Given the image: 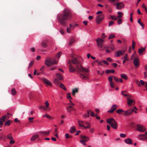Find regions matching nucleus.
<instances>
[{
	"label": "nucleus",
	"instance_id": "obj_1",
	"mask_svg": "<svg viewBox=\"0 0 147 147\" xmlns=\"http://www.w3.org/2000/svg\"><path fill=\"white\" fill-rule=\"evenodd\" d=\"M72 63L76 65V68L79 72H87L89 71L88 67L84 68L82 67L80 65V61L78 57H77L74 58L73 57L72 59L69 60L68 64L69 69L71 72H73L75 71V69L74 68L71 64Z\"/></svg>",
	"mask_w": 147,
	"mask_h": 147
},
{
	"label": "nucleus",
	"instance_id": "obj_2",
	"mask_svg": "<svg viewBox=\"0 0 147 147\" xmlns=\"http://www.w3.org/2000/svg\"><path fill=\"white\" fill-rule=\"evenodd\" d=\"M72 15L71 11L68 9H65L62 14L58 15L57 18L59 22L62 26H65L66 24L65 20H70L72 18Z\"/></svg>",
	"mask_w": 147,
	"mask_h": 147
},
{
	"label": "nucleus",
	"instance_id": "obj_3",
	"mask_svg": "<svg viewBox=\"0 0 147 147\" xmlns=\"http://www.w3.org/2000/svg\"><path fill=\"white\" fill-rule=\"evenodd\" d=\"M107 122L113 128L115 129H117L118 127V124L117 122L114 118L111 117L107 119Z\"/></svg>",
	"mask_w": 147,
	"mask_h": 147
},
{
	"label": "nucleus",
	"instance_id": "obj_4",
	"mask_svg": "<svg viewBox=\"0 0 147 147\" xmlns=\"http://www.w3.org/2000/svg\"><path fill=\"white\" fill-rule=\"evenodd\" d=\"M57 63V61L54 60H52V58L49 57L47 58L45 62V64L48 66H51L52 65Z\"/></svg>",
	"mask_w": 147,
	"mask_h": 147
},
{
	"label": "nucleus",
	"instance_id": "obj_5",
	"mask_svg": "<svg viewBox=\"0 0 147 147\" xmlns=\"http://www.w3.org/2000/svg\"><path fill=\"white\" fill-rule=\"evenodd\" d=\"M136 128L137 131L141 132H144L146 130L145 127L141 125H137Z\"/></svg>",
	"mask_w": 147,
	"mask_h": 147
},
{
	"label": "nucleus",
	"instance_id": "obj_6",
	"mask_svg": "<svg viewBox=\"0 0 147 147\" xmlns=\"http://www.w3.org/2000/svg\"><path fill=\"white\" fill-rule=\"evenodd\" d=\"M104 18V16L102 14H101L97 16L96 19V21L97 23H100L102 20Z\"/></svg>",
	"mask_w": 147,
	"mask_h": 147
},
{
	"label": "nucleus",
	"instance_id": "obj_7",
	"mask_svg": "<svg viewBox=\"0 0 147 147\" xmlns=\"http://www.w3.org/2000/svg\"><path fill=\"white\" fill-rule=\"evenodd\" d=\"M96 41L97 43V46L99 48H102L104 40L102 39L98 38L96 40Z\"/></svg>",
	"mask_w": 147,
	"mask_h": 147
},
{
	"label": "nucleus",
	"instance_id": "obj_8",
	"mask_svg": "<svg viewBox=\"0 0 147 147\" xmlns=\"http://www.w3.org/2000/svg\"><path fill=\"white\" fill-rule=\"evenodd\" d=\"M125 52V51L124 50H118L117 51L116 54L115 55V56L116 57H119L123 55Z\"/></svg>",
	"mask_w": 147,
	"mask_h": 147
},
{
	"label": "nucleus",
	"instance_id": "obj_9",
	"mask_svg": "<svg viewBox=\"0 0 147 147\" xmlns=\"http://www.w3.org/2000/svg\"><path fill=\"white\" fill-rule=\"evenodd\" d=\"M134 111V109H128L126 111H124V113L123 114L124 116H128L131 115Z\"/></svg>",
	"mask_w": 147,
	"mask_h": 147
},
{
	"label": "nucleus",
	"instance_id": "obj_10",
	"mask_svg": "<svg viewBox=\"0 0 147 147\" xmlns=\"http://www.w3.org/2000/svg\"><path fill=\"white\" fill-rule=\"evenodd\" d=\"M133 63L135 67H138L139 65V59L138 58H134L133 60Z\"/></svg>",
	"mask_w": 147,
	"mask_h": 147
},
{
	"label": "nucleus",
	"instance_id": "obj_11",
	"mask_svg": "<svg viewBox=\"0 0 147 147\" xmlns=\"http://www.w3.org/2000/svg\"><path fill=\"white\" fill-rule=\"evenodd\" d=\"M117 108V106L116 105H114L112 106L111 109L108 112L109 113H112Z\"/></svg>",
	"mask_w": 147,
	"mask_h": 147
},
{
	"label": "nucleus",
	"instance_id": "obj_12",
	"mask_svg": "<svg viewBox=\"0 0 147 147\" xmlns=\"http://www.w3.org/2000/svg\"><path fill=\"white\" fill-rule=\"evenodd\" d=\"M138 138L141 140H147V136H145L144 134H140L138 136Z\"/></svg>",
	"mask_w": 147,
	"mask_h": 147
},
{
	"label": "nucleus",
	"instance_id": "obj_13",
	"mask_svg": "<svg viewBox=\"0 0 147 147\" xmlns=\"http://www.w3.org/2000/svg\"><path fill=\"white\" fill-rule=\"evenodd\" d=\"M128 105H133L135 104V101L134 100L131 99V98H127Z\"/></svg>",
	"mask_w": 147,
	"mask_h": 147
},
{
	"label": "nucleus",
	"instance_id": "obj_14",
	"mask_svg": "<svg viewBox=\"0 0 147 147\" xmlns=\"http://www.w3.org/2000/svg\"><path fill=\"white\" fill-rule=\"evenodd\" d=\"M146 49V47H141L138 50V52L140 55H142V53L143 52L145 51Z\"/></svg>",
	"mask_w": 147,
	"mask_h": 147
},
{
	"label": "nucleus",
	"instance_id": "obj_15",
	"mask_svg": "<svg viewBox=\"0 0 147 147\" xmlns=\"http://www.w3.org/2000/svg\"><path fill=\"white\" fill-rule=\"evenodd\" d=\"M47 41L45 40L42 41L41 43V45L42 47L46 48L47 47L48 45L47 44Z\"/></svg>",
	"mask_w": 147,
	"mask_h": 147
},
{
	"label": "nucleus",
	"instance_id": "obj_16",
	"mask_svg": "<svg viewBox=\"0 0 147 147\" xmlns=\"http://www.w3.org/2000/svg\"><path fill=\"white\" fill-rule=\"evenodd\" d=\"M124 7V5L122 2H119V4L116 7V8L118 9H121Z\"/></svg>",
	"mask_w": 147,
	"mask_h": 147
},
{
	"label": "nucleus",
	"instance_id": "obj_17",
	"mask_svg": "<svg viewBox=\"0 0 147 147\" xmlns=\"http://www.w3.org/2000/svg\"><path fill=\"white\" fill-rule=\"evenodd\" d=\"M43 82L45 84L49 86L52 85V84L47 79L44 78L43 79Z\"/></svg>",
	"mask_w": 147,
	"mask_h": 147
},
{
	"label": "nucleus",
	"instance_id": "obj_18",
	"mask_svg": "<svg viewBox=\"0 0 147 147\" xmlns=\"http://www.w3.org/2000/svg\"><path fill=\"white\" fill-rule=\"evenodd\" d=\"M125 142L128 144H132V142L130 138H127L125 140Z\"/></svg>",
	"mask_w": 147,
	"mask_h": 147
},
{
	"label": "nucleus",
	"instance_id": "obj_19",
	"mask_svg": "<svg viewBox=\"0 0 147 147\" xmlns=\"http://www.w3.org/2000/svg\"><path fill=\"white\" fill-rule=\"evenodd\" d=\"M38 138V134H35L33 136L30 138L31 141H34L36 139Z\"/></svg>",
	"mask_w": 147,
	"mask_h": 147
},
{
	"label": "nucleus",
	"instance_id": "obj_20",
	"mask_svg": "<svg viewBox=\"0 0 147 147\" xmlns=\"http://www.w3.org/2000/svg\"><path fill=\"white\" fill-rule=\"evenodd\" d=\"M80 138L81 139L84 140L85 141H88L89 139V138L88 137L84 136H81Z\"/></svg>",
	"mask_w": 147,
	"mask_h": 147
},
{
	"label": "nucleus",
	"instance_id": "obj_21",
	"mask_svg": "<svg viewBox=\"0 0 147 147\" xmlns=\"http://www.w3.org/2000/svg\"><path fill=\"white\" fill-rule=\"evenodd\" d=\"M49 131H41L39 132L38 133L40 134H42L43 135H48L49 134Z\"/></svg>",
	"mask_w": 147,
	"mask_h": 147
},
{
	"label": "nucleus",
	"instance_id": "obj_22",
	"mask_svg": "<svg viewBox=\"0 0 147 147\" xmlns=\"http://www.w3.org/2000/svg\"><path fill=\"white\" fill-rule=\"evenodd\" d=\"M70 132L71 133L73 134L76 131V128L74 126H72L71 127L70 129Z\"/></svg>",
	"mask_w": 147,
	"mask_h": 147
},
{
	"label": "nucleus",
	"instance_id": "obj_23",
	"mask_svg": "<svg viewBox=\"0 0 147 147\" xmlns=\"http://www.w3.org/2000/svg\"><path fill=\"white\" fill-rule=\"evenodd\" d=\"M78 92V89L77 88H74L72 90V94L73 96H75L76 93Z\"/></svg>",
	"mask_w": 147,
	"mask_h": 147
},
{
	"label": "nucleus",
	"instance_id": "obj_24",
	"mask_svg": "<svg viewBox=\"0 0 147 147\" xmlns=\"http://www.w3.org/2000/svg\"><path fill=\"white\" fill-rule=\"evenodd\" d=\"M121 77L123 79L125 80H127L128 79L127 76L125 74H122L120 75Z\"/></svg>",
	"mask_w": 147,
	"mask_h": 147
},
{
	"label": "nucleus",
	"instance_id": "obj_25",
	"mask_svg": "<svg viewBox=\"0 0 147 147\" xmlns=\"http://www.w3.org/2000/svg\"><path fill=\"white\" fill-rule=\"evenodd\" d=\"M56 76L59 80H62L63 79L62 76L59 73H57L56 74Z\"/></svg>",
	"mask_w": 147,
	"mask_h": 147
},
{
	"label": "nucleus",
	"instance_id": "obj_26",
	"mask_svg": "<svg viewBox=\"0 0 147 147\" xmlns=\"http://www.w3.org/2000/svg\"><path fill=\"white\" fill-rule=\"evenodd\" d=\"M78 24H70L69 25V28H71V29H73L74 28H75L76 26H78Z\"/></svg>",
	"mask_w": 147,
	"mask_h": 147
},
{
	"label": "nucleus",
	"instance_id": "obj_27",
	"mask_svg": "<svg viewBox=\"0 0 147 147\" xmlns=\"http://www.w3.org/2000/svg\"><path fill=\"white\" fill-rule=\"evenodd\" d=\"M7 139L10 140L13 139V138L12 136V134L11 133L9 134L7 136Z\"/></svg>",
	"mask_w": 147,
	"mask_h": 147
},
{
	"label": "nucleus",
	"instance_id": "obj_28",
	"mask_svg": "<svg viewBox=\"0 0 147 147\" xmlns=\"http://www.w3.org/2000/svg\"><path fill=\"white\" fill-rule=\"evenodd\" d=\"M115 71L114 70H107L106 71V73L107 74H108L110 73H114Z\"/></svg>",
	"mask_w": 147,
	"mask_h": 147
},
{
	"label": "nucleus",
	"instance_id": "obj_29",
	"mask_svg": "<svg viewBox=\"0 0 147 147\" xmlns=\"http://www.w3.org/2000/svg\"><path fill=\"white\" fill-rule=\"evenodd\" d=\"M116 112L118 114H121L122 112H124V111H123L122 109H120L117 110L116 111Z\"/></svg>",
	"mask_w": 147,
	"mask_h": 147
},
{
	"label": "nucleus",
	"instance_id": "obj_30",
	"mask_svg": "<svg viewBox=\"0 0 147 147\" xmlns=\"http://www.w3.org/2000/svg\"><path fill=\"white\" fill-rule=\"evenodd\" d=\"M121 59H123V64H124L125 62L126 61H128L129 60V59L128 58H125L123 57H122Z\"/></svg>",
	"mask_w": 147,
	"mask_h": 147
},
{
	"label": "nucleus",
	"instance_id": "obj_31",
	"mask_svg": "<svg viewBox=\"0 0 147 147\" xmlns=\"http://www.w3.org/2000/svg\"><path fill=\"white\" fill-rule=\"evenodd\" d=\"M142 7L145 10L147 15V7L146 6L145 4L144 3H143L142 5Z\"/></svg>",
	"mask_w": 147,
	"mask_h": 147
},
{
	"label": "nucleus",
	"instance_id": "obj_32",
	"mask_svg": "<svg viewBox=\"0 0 147 147\" xmlns=\"http://www.w3.org/2000/svg\"><path fill=\"white\" fill-rule=\"evenodd\" d=\"M60 87L65 90H67L66 88H65V86L62 83L60 84Z\"/></svg>",
	"mask_w": 147,
	"mask_h": 147
},
{
	"label": "nucleus",
	"instance_id": "obj_33",
	"mask_svg": "<svg viewBox=\"0 0 147 147\" xmlns=\"http://www.w3.org/2000/svg\"><path fill=\"white\" fill-rule=\"evenodd\" d=\"M6 117V115H4L2 116L0 118V119L1 121H2L3 122L5 121V119Z\"/></svg>",
	"mask_w": 147,
	"mask_h": 147
},
{
	"label": "nucleus",
	"instance_id": "obj_34",
	"mask_svg": "<svg viewBox=\"0 0 147 147\" xmlns=\"http://www.w3.org/2000/svg\"><path fill=\"white\" fill-rule=\"evenodd\" d=\"M43 117H46L49 119H52V117H51L47 114H45V115L43 116Z\"/></svg>",
	"mask_w": 147,
	"mask_h": 147
},
{
	"label": "nucleus",
	"instance_id": "obj_35",
	"mask_svg": "<svg viewBox=\"0 0 147 147\" xmlns=\"http://www.w3.org/2000/svg\"><path fill=\"white\" fill-rule=\"evenodd\" d=\"M95 62L98 63V65H102V61H98V60H95Z\"/></svg>",
	"mask_w": 147,
	"mask_h": 147
},
{
	"label": "nucleus",
	"instance_id": "obj_36",
	"mask_svg": "<svg viewBox=\"0 0 147 147\" xmlns=\"http://www.w3.org/2000/svg\"><path fill=\"white\" fill-rule=\"evenodd\" d=\"M109 48L110 49H111L112 51L113 50L115 49L114 46L113 44H112L110 45H109Z\"/></svg>",
	"mask_w": 147,
	"mask_h": 147
},
{
	"label": "nucleus",
	"instance_id": "obj_37",
	"mask_svg": "<svg viewBox=\"0 0 147 147\" xmlns=\"http://www.w3.org/2000/svg\"><path fill=\"white\" fill-rule=\"evenodd\" d=\"M78 124L80 126H84L83 123L84 122L82 121H78Z\"/></svg>",
	"mask_w": 147,
	"mask_h": 147
},
{
	"label": "nucleus",
	"instance_id": "obj_38",
	"mask_svg": "<svg viewBox=\"0 0 147 147\" xmlns=\"http://www.w3.org/2000/svg\"><path fill=\"white\" fill-rule=\"evenodd\" d=\"M62 54L61 52H59L56 55V57L57 58H59L61 56Z\"/></svg>",
	"mask_w": 147,
	"mask_h": 147
},
{
	"label": "nucleus",
	"instance_id": "obj_39",
	"mask_svg": "<svg viewBox=\"0 0 147 147\" xmlns=\"http://www.w3.org/2000/svg\"><path fill=\"white\" fill-rule=\"evenodd\" d=\"M110 17L112 20H116L117 19V18L115 17L114 16H110Z\"/></svg>",
	"mask_w": 147,
	"mask_h": 147
},
{
	"label": "nucleus",
	"instance_id": "obj_40",
	"mask_svg": "<svg viewBox=\"0 0 147 147\" xmlns=\"http://www.w3.org/2000/svg\"><path fill=\"white\" fill-rule=\"evenodd\" d=\"M11 92L12 95H15L16 93V91L15 89L14 88L12 89Z\"/></svg>",
	"mask_w": 147,
	"mask_h": 147
},
{
	"label": "nucleus",
	"instance_id": "obj_41",
	"mask_svg": "<svg viewBox=\"0 0 147 147\" xmlns=\"http://www.w3.org/2000/svg\"><path fill=\"white\" fill-rule=\"evenodd\" d=\"M34 63V61H31L29 63V65H28V69H29L30 67H31L32 65H33Z\"/></svg>",
	"mask_w": 147,
	"mask_h": 147
},
{
	"label": "nucleus",
	"instance_id": "obj_42",
	"mask_svg": "<svg viewBox=\"0 0 147 147\" xmlns=\"http://www.w3.org/2000/svg\"><path fill=\"white\" fill-rule=\"evenodd\" d=\"M138 22L142 26V29H143L144 27V25L142 23L140 22V19H139L138 20Z\"/></svg>",
	"mask_w": 147,
	"mask_h": 147
},
{
	"label": "nucleus",
	"instance_id": "obj_43",
	"mask_svg": "<svg viewBox=\"0 0 147 147\" xmlns=\"http://www.w3.org/2000/svg\"><path fill=\"white\" fill-rule=\"evenodd\" d=\"M38 108L40 109H42L43 110H47V109L45 107L42 106H40L38 107Z\"/></svg>",
	"mask_w": 147,
	"mask_h": 147
},
{
	"label": "nucleus",
	"instance_id": "obj_44",
	"mask_svg": "<svg viewBox=\"0 0 147 147\" xmlns=\"http://www.w3.org/2000/svg\"><path fill=\"white\" fill-rule=\"evenodd\" d=\"M10 125V121L9 120H8L7 121H6L5 123V126L8 125L9 126Z\"/></svg>",
	"mask_w": 147,
	"mask_h": 147
},
{
	"label": "nucleus",
	"instance_id": "obj_45",
	"mask_svg": "<svg viewBox=\"0 0 147 147\" xmlns=\"http://www.w3.org/2000/svg\"><path fill=\"white\" fill-rule=\"evenodd\" d=\"M80 77L83 79H85L86 78V76L85 75L82 74H80Z\"/></svg>",
	"mask_w": 147,
	"mask_h": 147
},
{
	"label": "nucleus",
	"instance_id": "obj_46",
	"mask_svg": "<svg viewBox=\"0 0 147 147\" xmlns=\"http://www.w3.org/2000/svg\"><path fill=\"white\" fill-rule=\"evenodd\" d=\"M59 81L58 79L56 78L55 79L54 81V82L56 84H58L59 83Z\"/></svg>",
	"mask_w": 147,
	"mask_h": 147
},
{
	"label": "nucleus",
	"instance_id": "obj_47",
	"mask_svg": "<svg viewBox=\"0 0 147 147\" xmlns=\"http://www.w3.org/2000/svg\"><path fill=\"white\" fill-rule=\"evenodd\" d=\"M115 37V36L114 34H112L110 35L108 38V39H110L114 38Z\"/></svg>",
	"mask_w": 147,
	"mask_h": 147
},
{
	"label": "nucleus",
	"instance_id": "obj_48",
	"mask_svg": "<svg viewBox=\"0 0 147 147\" xmlns=\"http://www.w3.org/2000/svg\"><path fill=\"white\" fill-rule=\"evenodd\" d=\"M80 142L83 145L85 146L86 145L85 141L83 140H82L80 141Z\"/></svg>",
	"mask_w": 147,
	"mask_h": 147
},
{
	"label": "nucleus",
	"instance_id": "obj_49",
	"mask_svg": "<svg viewBox=\"0 0 147 147\" xmlns=\"http://www.w3.org/2000/svg\"><path fill=\"white\" fill-rule=\"evenodd\" d=\"M70 93H69L67 94V98L68 99H69V100H70L71 99H72L70 95Z\"/></svg>",
	"mask_w": 147,
	"mask_h": 147
},
{
	"label": "nucleus",
	"instance_id": "obj_50",
	"mask_svg": "<svg viewBox=\"0 0 147 147\" xmlns=\"http://www.w3.org/2000/svg\"><path fill=\"white\" fill-rule=\"evenodd\" d=\"M65 138H71V136H69V134L67 133H66L65 134Z\"/></svg>",
	"mask_w": 147,
	"mask_h": 147
},
{
	"label": "nucleus",
	"instance_id": "obj_51",
	"mask_svg": "<svg viewBox=\"0 0 147 147\" xmlns=\"http://www.w3.org/2000/svg\"><path fill=\"white\" fill-rule=\"evenodd\" d=\"M136 43L134 41H133L132 43V49L134 50V45H135Z\"/></svg>",
	"mask_w": 147,
	"mask_h": 147
},
{
	"label": "nucleus",
	"instance_id": "obj_52",
	"mask_svg": "<svg viewBox=\"0 0 147 147\" xmlns=\"http://www.w3.org/2000/svg\"><path fill=\"white\" fill-rule=\"evenodd\" d=\"M45 104L46 107V108H48L49 106V103L47 100L46 101Z\"/></svg>",
	"mask_w": 147,
	"mask_h": 147
},
{
	"label": "nucleus",
	"instance_id": "obj_53",
	"mask_svg": "<svg viewBox=\"0 0 147 147\" xmlns=\"http://www.w3.org/2000/svg\"><path fill=\"white\" fill-rule=\"evenodd\" d=\"M114 23V22L112 21H111L109 22V26H111L113 25Z\"/></svg>",
	"mask_w": 147,
	"mask_h": 147
},
{
	"label": "nucleus",
	"instance_id": "obj_54",
	"mask_svg": "<svg viewBox=\"0 0 147 147\" xmlns=\"http://www.w3.org/2000/svg\"><path fill=\"white\" fill-rule=\"evenodd\" d=\"M120 136L122 138H125L126 136V134H121L120 135Z\"/></svg>",
	"mask_w": 147,
	"mask_h": 147
},
{
	"label": "nucleus",
	"instance_id": "obj_55",
	"mask_svg": "<svg viewBox=\"0 0 147 147\" xmlns=\"http://www.w3.org/2000/svg\"><path fill=\"white\" fill-rule=\"evenodd\" d=\"M122 22V20L121 19H119L117 20V23L118 24H120Z\"/></svg>",
	"mask_w": 147,
	"mask_h": 147
},
{
	"label": "nucleus",
	"instance_id": "obj_56",
	"mask_svg": "<svg viewBox=\"0 0 147 147\" xmlns=\"http://www.w3.org/2000/svg\"><path fill=\"white\" fill-rule=\"evenodd\" d=\"M90 115L92 117H94L95 116L94 112L92 111H91V112L90 113Z\"/></svg>",
	"mask_w": 147,
	"mask_h": 147
},
{
	"label": "nucleus",
	"instance_id": "obj_57",
	"mask_svg": "<svg viewBox=\"0 0 147 147\" xmlns=\"http://www.w3.org/2000/svg\"><path fill=\"white\" fill-rule=\"evenodd\" d=\"M5 138V136L4 135H3L1 136L0 137V140L4 139Z\"/></svg>",
	"mask_w": 147,
	"mask_h": 147
},
{
	"label": "nucleus",
	"instance_id": "obj_58",
	"mask_svg": "<svg viewBox=\"0 0 147 147\" xmlns=\"http://www.w3.org/2000/svg\"><path fill=\"white\" fill-rule=\"evenodd\" d=\"M66 109L67 112L69 113H71V111L72 110V109L71 108H67Z\"/></svg>",
	"mask_w": 147,
	"mask_h": 147
},
{
	"label": "nucleus",
	"instance_id": "obj_59",
	"mask_svg": "<svg viewBox=\"0 0 147 147\" xmlns=\"http://www.w3.org/2000/svg\"><path fill=\"white\" fill-rule=\"evenodd\" d=\"M15 142L13 140V139L12 140H10L9 143L11 144H12L15 143Z\"/></svg>",
	"mask_w": 147,
	"mask_h": 147
},
{
	"label": "nucleus",
	"instance_id": "obj_60",
	"mask_svg": "<svg viewBox=\"0 0 147 147\" xmlns=\"http://www.w3.org/2000/svg\"><path fill=\"white\" fill-rule=\"evenodd\" d=\"M67 32L68 33H70L71 32L70 29L67 26Z\"/></svg>",
	"mask_w": 147,
	"mask_h": 147
},
{
	"label": "nucleus",
	"instance_id": "obj_61",
	"mask_svg": "<svg viewBox=\"0 0 147 147\" xmlns=\"http://www.w3.org/2000/svg\"><path fill=\"white\" fill-rule=\"evenodd\" d=\"M111 65L114 67H116L117 66V64L116 63H113L111 64Z\"/></svg>",
	"mask_w": 147,
	"mask_h": 147
},
{
	"label": "nucleus",
	"instance_id": "obj_62",
	"mask_svg": "<svg viewBox=\"0 0 147 147\" xmlns=\"http://www.w3.org/2000/svg\"><path fill=\"white\" fill-rule=\"evenodd\" d=\"M102 63H103L104 64L106 65H108L109 63L107 61H102Z\"/></svg>",
	"mask_w": 147,
	"mask_h": 147
},
{
	"label": "nucleus",
	"instance_id": "obj_63",
	"mask_svg": "<svg viewBox=\"0 0 147 147\" xmlns=\"http://www.w3.org/2000/svg\"><path fill=\"white\" fill-rule=\"evenodd\" d=\"M144 78H147V76L146 75V74H147V72L146 71H145L144 73Z\"/></svg>",
	"mask_w": 147,
	"mask_h": 147
},
{
	"label": "nucleus",
	"instance_id": "obj_64",
	"mask_svg": "<svg viewBox=\"0 0 147 147\" xmlns=\"http://www.w3.org/2000/svg\"><path fill=\"white\" fill-rule=\"evenodd\" d=\"M74 41V40L73 39L71 40L69 42V45H71L73 43Z\"/></svg>",
	"mask_w": 147,
	"mask_h": 147
}]
</instances>
